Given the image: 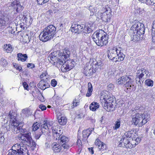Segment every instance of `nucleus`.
I'll use <instances>...</instances> for the list:
<instances>
[{
	"instance_id": "obj_1",
	"label": "nucleus",
	"mask_w": 155,
	"mask_h": 155,
	"mask_svg": "<svg viewBox=\"0 0 155 155\" xmlns=\"http://www.w3.org/2000/svg\"><path fill=\"white\" fill-rule=\"evenodd\" d=\"M43 122L44 123L41 126V131L42 133L44 135H48L50 127L52 126L51 129L54 138L56 140H60L61 144L64 149L68 148L69 147L68 144L69 140L68 137L64 135L61 136L62 132L59 129H58V127L54 126H52V122L44 121Z\"/></svg>"
},
{
	"instance_id": "obj_2",
	"label": "nucleus",
	"mask_w": 155,
	"mask_h": 155,
	"mask_svg": "<svg viewBox=\"0 0 155 155\" xmlns=\"http://www.w3.org/2000/svg\"><path fill=\"white\" fill-rule=\"evenodd\" d=\"M70 53L69 49L54 51L49 54L48 60L53 65L58 66L62 65L64 61H68Z\"/></svg>"
},
{
	"instance_id": "obj_3",
	"label": "nucleus",
	"mask_w": 155,
	"mask_h": 155,
	"mask_svg": "<svg viewBox=\"0 0 155 155\" xmlns=\"http://www.w3.org/2000/svg\"><path fill=\"white\" fill-rule=\"evenodd\" d=\"M133 23L131 28V30L133 31V40L134 41H138L142 38L141 36L144 34L145 27L143 24L137 20H135Z\"/></svg>"
},
{
	"instance_id": "obj_4",
	"label": "nucleus",
	"mask_w": 155,
	"mask_h": 155,
	"mask_svg": "<svg viewBox=\"0 0 155 155\" xmlns=\"http://www.w3.org/2000/svg\"><path fill=\"white\" fill-rule=\"evenodd\" d=\"M92 38L97 46H102L107 44L108 35L103 30H99L94 32Z\"/></svg>"
},
{
	"instance_id": "obj_5",
	"label": "nucleus",
	"mask_w": 155,
	"mask_h": 155,
	"mask_svg": "<svg viewBox=\"0 0 155 155\" xmlns=\"http://www.w3.org/2000/svg\"><path fill=\"white\" fill-rule=\"evenodd\" d=\"M18 137L23 144L31 147L32 150L35 149L36 143L32 140L31 132L28 130L25 129L18 135Z\"/></svg>"
},
{
	"instance_id": "obj_6",
	"label": "nucleus",
	"mask_w": 155,
	"mask_h": 155,
	"mask_svg": "<svg viewBox=\"0 0 155 155\" xmlns=\"http://www.w3.org/2000/svg\"><path fill=\"white\" fill-rule=\"evenodd\" d=\"M122 50L121 47H114L109 51L107 57L113 62L123 61L125 55L122 52Z\"/></svg>"
},
{
	"instance_id": "obj_7",
	"label": "nucleus",
	"mask_w": 155,
	"mask_h": 155,
	"mask_svg": "<svg viewBox=\"0 0 155 155\" xmlns=\"http://www.w3.org/2000/svg\"><path fill=\"white\" fill-rule=\"evenodd\" d=\"M56 28L52 25L46 27L39 35L41 41L46 42L53 38L56 33Z\"/></svg>"
},
{
	"instance_id": "obj_8",
	"label": "nucleus",
	"mask_w": 155,
	"mask_h": 155,
	"mask_svg": "<svg viewBox=\"0 0 155 155\" xmlns=\"http://www.w3.org/2000/svg\"><path fill=\"white\" fill-rule=\"evenodd\" d=\"M132 118L131 122L132 124L137 126L138 125L141 126L145 124L149 121L150 116L148 115H144L143 114L137 113Z\"/></svg>"
},
{
	"instance_id": "obj_9",
	"label": "nucleus",
	"mask_w": 155,
	"mask_h": 155,
	"mask_svg": "<svg viewBox=\"0 0 155 155\" xmlns=\"http://www.w3.org/2000/svg\"><path fill=\"white\" fill-rule=\"evenodd\" d=\"M9 126L10 130L14 134H17L19 132L21 133L25 129L23 128V124L19 121L12 122Z\"/></svg>"
},
{
	"instance_id": "obj_10",
	"label": "nucleus",
	"mask_w": 155,
	"mask_h": 155,
	"mask_svg": "<svg viewBox=\"0 0 155 155\" xmlns=\"http://www.w3.org/2000/svg\"><path fill=\"white\" fill-rule=\"evenodd\" d=\"M103 12L100 14V17L101 19L105 22H109L111 17V9L108 6L102 8Z\"/></svg>"
},
{
	"instance_id": "obj_11",
	"label": "nucleus",
	"mask_w": 155,
	"mask_h": 155,
	"mask_svg": "<svg viewBox=\"0 0 155 155\" xmlns=\"http://www.w3.org/2000/svg\"><path fill=\"white\" fill-rule=\"evenodd\" d=\"M78 31L79 34L83 32L85 33H89L93 31L94 28L93 26H91L89 24L85 25L81 24V25L78 24Z\"/></svg>"
},
{
	"instance_id": "obj_12",
	"label": "nucleus",
	"mask_w": 155,
	"mask_h": 155,
	"mask_svg": "<svg viewBox=\"0 0 155 155\" xmlns=\"http://www.w3.org/2000/svg\"><path fill=\"white\" fill-rule=\"evenodd\" d=\"M28 151V150L26 148L23 149V147L21 148L20 146V148L16 150L12 149L9 150L8 155H29Z\"/></svg>"
},
{
	"instance_id": "obj_13",
	"label": "nucleus",
	"mask_w": 155,
	"mask_h": 155,
	"mask_svg": "<svg viewBox=\"0 0 155 155\" xmlns=\"http://www.w3.org/2000/svg\"><path fill=\"white\" fill-rule=\"evenodd\" d=\"M148 74V72L144 68H142L140 70H138L135 79L136 82L137 83L138 81L140 84L141 82H143L144 79L143 78L144 74H146V76H147Z\"/></svg>"
},
{
	"instance_id": "obj_14",
	"label": "nucleus",
	"mask_w": 155,
	"mask_h": 155,
	"mask_svg": "<svg viewBox=\"0 0 155 155\" xmlns=\"http://www.w3.org/2000/svg\"><path fill=\"white\" fill-rule=\"evenodd\" d=\"M110 100L106 102L101 104L102 107L108 112L113 111L114 110V104H115L113 97H110Z\"/></svg>"
},
{
	"instance_id": "obj_15",
	"label": "nucleus",
	"mask_w": 155,
	"mask_h": 155,
	"mask_svg": "<svg viewBox=\"0 0 155 155\" xmlns=\"http://www.w3.org/2000/svg\"><path fill=\"white\" fill-rule=\"evenodd\" d=\"M110 97H113V96H111V95L110 94L109 92L106 90H104L102 91L101 93V96L100 97L101 104H102L104 102H106L107 101L109 100Z\"/></svg>"
},
{
	"instance_id": "obj_16",
	"label": "nucleus",
	"mask_w": 155,
	"mask_h": 155,
	"mask_svg": "<svg viewBox=\"0 0 155 155\" xmlns=\"http://www.w3.org/2000/svg\"><path fill=\"white\" fill-rule=\"evenodd\" d=\"M10 5L14 9V10L16 11L17 12H19L21 11L24 8L21 5L19 0H14L11 3Z\"/></svg>"
},
{
	"instance_id": "obj_17",
	"label": "nucleus",
	"mask_w": 155,
	"mask_h": 155,
	"mask_svg": "<svg viewBox=\"0 0 155 155\" xmlns=\"http://www.w3.org/2000/svg\"><path fill=\"white\" fill-rule=\"evenodd\" d=\"M50 81L46 78L45 79H43L39 82L37 85L38 87L42 90H44L46 88H48L50 85L49 83Z\"/></svg>"
},
{
	"instance_id": "obj_18",
	"label": "nucleus",
	"mask_w": 155,
	"mask_h": 155,
	"mask_svg": "<svg viewBox=\"0 0 155 155\" xmlns=\"http://www.w3.org/2000/svg\"><path fill=\"white\" fill-rule=\"evenodd\" d=\"M95 145L97 146L99 150L101 151L102 153L105 152L106 150V145L99 139H97L95 142Z\"/></svg>"
},
{
	"instance_id": "obj_19",
	"label": "nucleus",
	"mask_w": 155,
	"mask_h": 155,
	"mask_svg": "<svg viewBox=\"0 0 155 155\" xmlns=\"http://www.w3.org/2000/svg\"><path fill=\"white\" fill-rule=\"evenodd\" d=\"M94 130V128H91L90 129H87L86 130H84L83 131L82 140L84 141L85 143H87L88 142L87 140V138L91 134L92 131Z\"/></svg>"
},
{
	"instance_id": "obj_20",
	"label": "nucleus",
	"mask_w": 155,
	"mask_h": 155,
	"mask_svg": "<svg viewBox=\"0 0 155 155\" xmlns=\"http://www.w3.org/2000/svg\"><path fill=\"white\" fill-rule=\"evenodd\" d=\"M52 149L54 153H58L61 150V146L56 142H54L51 145Z\"/></svg>"
},
{
	"instance_id": "obj_21",
	"label": "nucleus",
	"mask_w": 155,
	"mask_h": 155,
	"mask_svg": "<svg viewBox=\"0 0 155 155\" xmlns=\"http://www.w3.org/2000/svg\"><path fill=\"white\" fill-rule=\"evenodd\" d=\"M125 83H126L124 84V85L128 91H130L131 89H133V87H134L133 81L129 77L128 80Z\"/></svg>"
},
{
	"instance_id": "obj_22",
	"label": "nucleus",
	"mask_w": 155,
	"mask_h": 155,
	"mask_svg": "<svg viewBox=\"0 0 155 155\" xmlns=\"http://www.w3.org/2000/svg\"><path fill=\"white\" fill-rule=\"evenodd\" d=\"M16 114L12 111H10L8 115V117L9 118L10 120L12 122L18 121L16 119Z\"/></svg>"
},
{
	"instance_id": "obj_23",
	"label": "nucleus",
	"mask_w": 155,
	"mask_h": 155,
	"mask_svg": "<svg viewBox=\"0 0 155 155\" xmlns=\"http://www.w3.org/2000/svg\"><path fill=\"white\" fill-rule=\"evenodd\" d=\"M8 21V18H5L4 17L0 18V28H3L6 26Z\"/></svg>"
},
{
	"instance_id": "obj_24",
	"label": "nucleus",
	"mask_w": 155,
	"mask_h": 155,
	"mask_svg": "<svg viewBox=\"0 0 155 155\" xmlns=\"http://www.w3.org/2000/svg\"><path fill=\"white\" fill-rule=\"evenodd\" d=\"M129 77L123 76L119 78L117 80V83L118 84H124L126 81L128 80Z\"/></svg>"
},
{
	"instance_id": "obj_25",
	"label": "nucleus",
	"mask_w": 155,
	"mask_h": 155,
	"mask_svg": "<svg viewBox=\"0 0 155 155\" xmlns=\"http://www.w3.org/2000/svg\"><path fill=\"white\" fill-rule=\"evenodd\" d=\"M99 107V105L98 103L96 102H93L90 104L89 108L91 110L95 111Z\"/></svg>"
},
{
	"instance_id": "obj_26",
	"label": "nucleus",
	"mask_w": 155,
	"mask_h": 155,
	"mask_svg": "<svg viewBox=\"0 0 155 155\" xmlns=\"http://www.w3.org/2000/svg\"><path fill=\"white\" fill-rule=\"evenodd\" d=\"M58 119L59 124L61 125H64L67 123L66 118L64 116L58 117Z\"/></svg>"
},
{
	"instance_id": "obj_27",
	"label": "nucleus",
	"mask_w": 155,
	"mask_h": 155,
	"mask_svg": "<svg viewBox=\"0 0 155 155\" xmlns=\"http://www.w3.org/2000/svg\"><path fill=\"white\" fill-rule=\"evenodd\" d=\"M93 91V87L91 83L89 82L88 83V89L86 96L87 97H90L92 94Z\"/></svg>"
},
{
	"instance_id": "obj_28",
	"label": "nucleus",
	"mask_w": 155,
	"mask_h": 155,
	"mask_svg": "<svg viewBox=\"0 0 155 155\" xmlns=\"http://www.w3.org/2000/svg\"><path fill=\"white\" fill-rule=\"evenodd\" d=\"M17 58L18 60H20L22 61H25L26 60L28 56L26 54H23L21 53H19L17 54Z\"/></svg>"
},
{
	"instance_id": "obj_29",
	"label": "nucleus",
	"mask_w": 155,
	"mask_h": 155,
	"mask_svg": "<svg viewBox=\"0 0 155 155\" xmlns=\"http://www.w3.org/2000/svg\"><path fill=\"white\" fill-rule=\"evenodd\" d=\"M4 51L7 53H11L13 50L12 45L10 44H6L3 46Z\"/></svg>"
},
{
	"instance_id": "obj_30",
	"label": "nucleus",
	"mask_w": 155,
	"mask_h": 155,
	"mask_svg": "<svg viewBox=\"0 0 155 155\" xmlns=\"http://www.w3.org/2000/svg\"><path fill=\"white\" fill-rule=\"evenodd\" d=\"M135 134V133L134 130H131L125 132L123 136H124L125 137H126V138H130L134 136Z\"/></svg>"
},
{
	"instance_id": "obj_31",
	"label": "nucleus",
	"mask_w": 155,
	"mask_h": 155,
	"mask_svg": "<svg viewBox=\"0 0 155 155\" xmlns=\"http://www.w3.org/2000/svg\"><path fill=\"white\" fill-rule=\"evenodd\" d=\"M83 72L86 76L89 77L92 75V73H91L90 69H89L87 67L84 68Z\"/></svg>"
},
{
	"instance_id": "obj_32",
	"label": "nucleus",
	"mask_w": 155,
	"mask_h": 155,
	"mask_svg": "<svg viewBox=\"0 0 155 155\" xmlns=\"http://www.w3.org/2000/svg\"><path fill=\"white\" fill-rule=\"evenodd\" d=\"M127 141H129V140L127 139V138L125 137L124 136H123L120 141L118 146H119V147H122V146H123V145L122 144V143L124 144L123 146L124 145H126L127 143Z\"/></svg>"
},
{
	"instance_id": "obj_33",
	"label": "nucleus",
	"mask_w": 155,
	"mask_h": 155,
	"mask_svg": "<svg viewBox=\"0 0 155 155\" xmlns=\"http://www.w3.org/2000/svg\"><path fill=\"white\" fill-rule=\"evenodd\" d=\"M22 113L26 117H28L32 114L31 110L28 109H25L22 110Z\"/></svg>"
},
{
	"instance_id": "obj_34",
	"label": "nucleus",
	"mask_w": 155,
	"mask_h": 155,
	"mask_svg": "<svg viewBox=\"0 0 155 155\" xmlns=\"http://www.w3.org/2000/svg\"><path fill=\"white\" fill-rule=\"evenodd\" d=\"M78 24L73 23L71 28L72 32L75 33H78Z\"/></svg>"
},
{
	"instance_id": "obj_35",
	"label": "nucleus",
	"mask_w": 155,
	"mask_h": 155,
	"mask_svg": "<svg viewBox=\"0 0 155 155\" xmlns=\"http://www.w3.org/2000/svg\"><path fill=\"white\" fill-rule=\"evenodd\" d=\"M153 28L152 31V41L155 43V21L153 22Z\"/></svg>"
},
{
	"instance_id": "obj_36",
	"label": "nucleus",
	"mask_w": 155,
	"mask_h": 155,
	"mask_svg": "<svg viewBox=\"0 0 155 155\" xmlns=\"http://www.w3.org/2000/svg\"><path fill=\"white\" fill-rule=\"evenodd\" d=\"M39 127L40 125L38 123L36 122L34 123L32 126L33 131H35L39 128Z\"/></svg>"
},
{
	"instance_id": "obj_37",
	"label": "nucleus",
	"mask_w": 155,
	"mask_h": 155,
	"mask_svg": "<svg viewBox=\"0 0 155 155\" xmlns=\"http://www.w3.org/2000/svg\"><path fill=\"white\" fill-rule=\"evenodd\" d=\"M0 64L3 66H5L8 64V62L6 60L2 58L0 60Z\"/></svg>"
},
{
	"instance_id": "obj_38",
	"label": "nucleus",
	"mask_w": 155,
	"mask_h": 155,
	"mask_svg": "<svg viewBox=\"0 0 155 155\" xmlns=\"http://www.w3.org/2000/svg\"><path fill=\"white\" fill-rule=\"evenodd\" d=\"M145 84L149 86H152L153 85V81L150 79L146 80L145 82Z\"/></svg>"
},
{
	"instance_id": "obj_39",
	"label": "nucleus",
	"mask_w": 155,
	"mask_h": 155,
	"mask_svg": "<svg viewBox=\"0 0 155 155\" xmlns=\"http://www.w3.org/2000/svg\"><path fill=\"white\" fill-rule=\"evenodd\" d=\"M120 125V119H117V120L116 122L115 126L114 127L115 130H117V129L119 128Z\"/></svg>"
},
{
	"instance_id": "obj_40",
	"label": "nucleus",
	"mask_w": 155,
	"mask_h": 155,
	"mask_svg": "<svg viewBox=\"0 0 155 155\" xmlns=\"http://www.w3.org/2000/svg\"><path fill=\"white\" fill-rule=\"evenodd\" d=\"M152 91L150 90H147L144 92V95L146 97L149 96L151 97L152 96Z\"/></svg>"
},
{
	"instance_id": "obj_41",
	"label": "nucleus",
	"mask_w": 155,
	"mask_h": 155,
	"mask_svg": "<svg viewBox=\"0 0 155 155\" xmlns=\"http://www.w3.org/2000/svg\"><path fill=\"white\" fill-rule=\"evenodd\" d=\"M127 144L124 145V146H122V147H125L127 148H132L133 146L130 143L129 141H127Z\"/></svg>"
},
{
	"instance_id": "obj_42",
	"label": "nucleus",
	"mask_w": 155,
	"mask_h": 155,
	"mask_svg": "<svg viewBox=\"0 0 155 155\" xmlns=\"http://www.w3.org/2000/svg\"><path fill=\"white\" fill-rule=\"evenodd\" d=\"M37 3L39 5H42L48 2L49 0H36Z\"/></svg>"
},
{
	"instance_id": "obj_43",
	"label": "nucleus",
	"mask_w": 155,
	"mask_h": 155,
	"mask_svg": "<svg viewBox=\"0 0 155 155\" xmlns=\"http://www.w3.org/2000/svg\"><path fill=\"white\" fill-rule=\"evenodd\" d=\"M69 63L68 64V66L70 67V68L72 69L75 66V62L74 61H69Z\"/></svg>"
},
{
	"instance_id": "obj_44",
	"label": "nucleus",
	"mask_w": 155,
	"mask_h": 155,
	"mask_svg": "<svg viewBox=\"0 0 155 155\" xmlns=\"http://www.w3.org/2000/svg\"><path fill=\"white\" fill-rule=\"evenodd\" d=\"M139 1L142 2L143 3H145L147 5H149V4H152V2H150L151 0H139Z\"/></svg>"
},
{
	"instance_id": "obj_45",
	"label": "nucleus",
	"mask_w": 155,
	"mask_h": 155,
	"mask_svg": "<svg viewBox=\"0 0 155 155\" xmlns=\"http://www.w3.org/2000/svg\"><path fill=\"white\" fill-rule=\"evenodd\" d=\"M77 100L76 98L74 99L72 102V105L74 106V107H76L77 106L79 105V103L78 102H77Z\"/></svg>"
},
{
	"instance_id": "obj_46",
	"label": "nucleus",
	"mask_w": 155,
	"mask_h": 155,
	"mask_svg": "<svg viewBox=\"0 0 155 155\" xmlns=\"http://www.w3.org/2000/svg\"><path fill=\"white\" fill-rule=\"evenodd\" d=\"M67 61H64L63 63L62 64H65V65H66V67H65L64 69L66 70H71V68H70V67L68 66V63H69L68 61L67 62Z\"/></svg>"
},
{
	"instance_id": "obj_47",
	"label": "nucleus",
	"mask_w": 155,
	"mask_h": 155,
	"mask_svg": "<svg viewBox=\"0 0 155 155\" xmlns=\"http://www.w3.org/2000/svg\"><path fill=\"white\" fill-rule=\"evenodd\" d=\"M77 143L79 149H81L82 148V143L81 140L80 139L78 140Z\"/></svg>"
},
{
	"instance_id": "obj_48",
	"label": "nucleus",
	"mask_w": 155,
	"mask_h": 155,
	"mask_svg": "<svg viewBox=\"0 0 155 155\" xmlns=\"http://www.w3.org/2000/svg\"><path fill=\"white\" fill-rule=\"evenodd\" d=\"M14 66L17 70H18L20 72L22 71V68L21 67L18 66L17 64H14Z\"/></svg>"
},
{
	"instance_id": "obj_49",
	"label": "nucleus",
	"mask_w": 155,
	"mask_h": 155,
	"mask_svg": "<svg viewBox=\"0 0 155 155\" xmlns=\"http://www.w3.org/2000/svg\"><path fill=\"white\" fill-rule=\"evenodd\" d=\"M107 89L109 91H111L113 89L114 85L113 84H110L107 86Z\"/></svg>"
},
{
	"instance_id": "obj_50",
	"label": "nucleus",
	"mask_w": 155,
	"mask_h": 155,
	"mask_svg": "<svg viewBox=\"0 0 155 155\" xmlns=\"http://www.w3.org/2000/svg\"><path fill=\"white\" fill-rule=\"evenodd\" d=\"M5 139L3 134H0V143L1 144L3 143Z\"/></svg>"
},
{
	"instance_id": "obj_51",
	"label": "nucleus",
	"mask_w": 155,
	"mask_h": 155,
	"mask_svg": "<svg viewBox=\"0 0 155 155\" xmlns=\"http://www.w3.org/2000/svg\"><path fill=\"white\" fill-rule=\"evenodd\" d=\"M57 84V81L54 79L51 80V84L52 86L53 87H55Z\"/></svg>"
},
{
	"instance_id": "obj_52",
	"label": "nucleus",
	"mask_w": 155,
	"mask_h": 155,
	"mask_svg": "<svg viewBox=\"0 0 155 155\" xmlns=\"http://www.w3.org/2000/svg\"><path fill=\"white\" fill-rule=\"evenodd\" d=\"M39 108H40L42 110H46V107L43 104H40L39 106Z\"/></svg>"
},
{
	"instance_id": "obj_53",
	"label": "nucleus",
	"mask_w": 155,
	"mask_h": 155,
	"mask_svg": "<svg viewBox=\"0 0 155 155\" xmlns=\"http://www.w3.org/2000/svg\"><path fill=\"white\" fill-rule=\"evenodd\" d=\"M27 67L28 68H33L35 67V66L33 64L28 63L27 64Z\"/></svg>"
},
{
	"instance_id": "obj_54",
	"label": "nucleus",
	"mask_w": 155,
	"mask_h": 155,
	"mask_svg": "<svg viewBox=\"0 0 155 155\" xmlns=\"http://www.w3.org/2000/svg\"><path fill=\"white\" fill-rule=\"evenodd\" d=\"M41 132L36 134L35 135V139L38 140L40 137L41 136Z\"/></svg>"
},
{
	"instance_id": "obj_55",
	"label": "nucleus",
	"mask_w": 155,
	"mask_h": 155,
	"mask_svg": "<svg viewBox=\"0 0 155 155\" xmlns=\"http://www.w3.org/2000/svg\"><path fill=\"white\" fill-rule=\"evenodd\" d=\"M102 63L100 61H97L94 64V66L96 67L97 66V67H99V66H102Z\"/></svg>"
},
{
	"instance_id": "obj_56",
	"label": "nucleus",
	"mask_w": 155,
	"mask_h": 155,
	"mask_svg": "<svg viewBox=\"0 0 155 155\" xmlns=\"http://www.w3.org/2000/svg\"><path fill=\"white\" fill-rule=\"evenodd\" d=\"M22 84L25 89L26 90H28V85L27 84V83L25 82H24Z\"/></svg>"
},
{
	"instance_id": "obj_57",
	"label": "nucleus",
	"mask_w": 155,
	"mask_h": 155,
	"mask_svg": "<svg viewBox=\"0 0 155 155\" xmlns=\"http://www.w3.org/2000/svg\"><path fill=\"white\" fill-rule=\"evenodd\" d=\"M68 109L69 110H71L74 108V106L72 105V104H68Z\"/></svg>"
},
{
	"instance_id": "obj_58",
	"label": "nucleus",
	"mask_w": 155,
	"mask_h": 155,
	"mask_svg": "<svg viewBox=\"0 0 155 155\" xmlns=\"http://www.w3.org/2000/svg\"><path fill=\"white\" fill-rule=\"evenodd\" d=\"M88 149L89 152H90L91 154H93L94 153L93 147H91L90 148H89Z\"/></svg>"
},
{
	"instance_id": "obj_59",
	"label": "nucleus",
	"mask_w": 155,
	"mask_h": 155,
	"mask_svg": "<svg viewBox=\"0 0 155 155\" xmlns=\"http://www.w3.org/2000/svg\"><path fill=\"white\" fill-rule=\"evenodd\" d=\"M53 98L54 99H55V101H57V100H58L59 99L60 97L58 95H54L53 97Z\"/></svg>"
},
{
	"instance_id": "obj_60",
	"label": "nucleus",
	"mask_w": 155,
	"mask_h": 155,
	"mask_svg": "<svg viewBox=\"0 0 155 155\" xmlns=\"http://www.w3.org/2000/svg\"><path fill=\"white\" fill-rule=\"evenodd\" d=\"M59 26L58 27L59 29L61 30L63 28V25L61 23H59Z\"/></svg>"
},
{
	"instance_id": "obj_61",
	"label": "nucleus",
	"mask_w": 155,
	"mask_h": 155,
	"mask_svg": "<svg viewBox=\"0 0 155 155\" xmlns=\"http://www.w3.org/2000/svg\"><path fill=\"white\" fill-rule=\"evenodd\" d=\"M23 20L24 21H25L26 22V21H27V17L25 15H24L23 17Z\"/></svg>"
},
{
	"instance_id": "obj_62",
	"label": "nucleus",
	"mask_w": 155,
	"mask_h": 155,
	"mask_svg": "<svg viewBox=\"0 0 155 155\" xmlns=\"http://www.w3.org/2000/svg\"><path fill=\"white\" fill-rule=\"evenodd\" d=\"M90 70H91V73H92V74L93 73H95L96 72V70H97L95 69H94L93 68L92 69L90 68Z\"/></svg>"
},
{
	"instance_id": "obj_63",
	"label": "nucleus",
	"mask_w": 155,
	"mask_h": 155,
	"mask_svg": "<svg viewBox=\"0 0 155 155\" xmlns=\"http://www.w3.org/2000/svg\"><path fill=\"white\" fill-rule=\"evenodd\" d=\"M150 2H152V3H151L152 4H149V5H153L154 6H155V0L153 1V0H151V1H150Z\"/></svg>"
},
{
	"instance_id": "obj_64",
	"label": "nucleus",
	"mask_w": 155,
	"mask_h": 155,
	"mask_svg": "<svg viewBox=\"0 0 155 155\" xmlns=\"http://www.w3.org/2000/svg\"><path fill=\"white\" fill-rule=\"evenodd\" d=\"M46 75L45 74H41L40 76V78H42L44 76H46Z\"/></svg>"
}]
</instances>
